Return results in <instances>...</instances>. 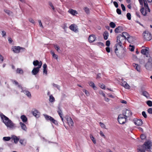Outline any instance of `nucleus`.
Returning a JSON list of instances; mask_svg holds the SVG:
<instances>
[{
	"instance_id": "1",
	"label": "nucleus",
	"mask_w": 152,
	"mask_h": 152,
	"mask_svg": "<svg viewBox=\"0 0 152 152\" xmlns=\"http://www.w3.org/2000/svg\"><path fill=\"white\" fill-rule=\"evenodd\" d=\"M124 39L122 35H119L117 37L116 48L115 52L116 55L121 58L124 56L125 50L122 45L121 41Z\"/></svg>"
},
{
	"instance_id": "2",
	"label": "nucleus",
	"mask_w": 152,
	"mask_h": 152,
	"mask_svg": "<svg viewBox=\"0 0 152 152\" xmlns=\"http://www.w3.org/2000/svg\"><path fill=\"white\" fill-rule=\"evenodd\" d=\"M0 116L3 123L7 127L11 129H15L16 127L15 124H14L8 117L2 113H0Z\"/></svg>"
},
{
	"instance_id": "3",
	"label": "nucleus",
	"mask_w": 152,
	"mask_h": 152,
	"mask_svg": "<svg viewBox=\"0 0 152 152\" xmlns=\"http://www.w3.org/2000/svg\"><path fill=\"white\" fill-rule=\"evenodd\" d=\"M139 1L140 4L142 6L143 5V4L144 3L145 9L144 8L142 7L141 9L140 10V11L142 14L144 16L146 15L147 13L148 12H150V9L148 7V4L147 3V1L146 0H138Z\"/></svg>"
},
{
	"instance_id": "4",
	"label": "nucleus",
	"mask_w": 152,
	"mask_h": 152,
	"mask_svg": "<svg viewBox=\"0 0 152 152\" xmlns=\"http://www.w3.org/2000/svg\"><path fill=\"white\" fill-rule=\"evenodd\" d=\"M151 142L150 141L145 142L143 145L140 146L137 149L138 152H145V150H149L151 149Z\"/></svg>"
},
{
	"instance_id": "5",
	"label": "nucleus",
	"mask_w": 152,
	"mask_h": 152,
	"mask_svg": "<svg viewBox=\"0 0 152 152\" xmlns=\"http://www.w3.org/2000/svg\"><path fill=\"white\" fill-rule=\"evenodd\" d=\"M118 120L120 124H123L127 122V118L122 114H120L118 115Z\"/></svg>"
},
{
	"instance_id": "6",
	"label": "nucleus",
	"mask_w": 152,
	"mask_h": 152,
	"mask_svg": "<svg viewBox=\"0 0 152 152\" xmlns=\"http://www.w3.org/2000/svg\"><path fill=\"white\" fill-rule=\"evenodd\" d=\"M122 114L127 118L132 116V112L129 109H125L123 110Z\"/></svg>"
},
{
	"instance_id": "7",
	"label": "nucleus",
	"mask_w": 152,
	"mask_h": 152,
	"mask_svg": "<svg viewBox=\"0 0 152 152\" xmlns=\"http://www.w3.org/2000/svg\"><path fill=\"white\" fill-rule=\"evenodd\" d=\"M43 115L46 120L49 121L55 125L58 124L57 121L52 117L45 114H44Z\"/></svg>"
},
{
	"instance_id": "8",
	"label": "nucleus",
	"mask_w": 152,
	"mask_h": 152,
	"mask_svg": "<svg viewBox=\"0 0 152 152\" xmlns=\"http://www.w3.org/2000/svg\"><path fill=\"white\" fill-rule=\"evenodd\" d=\"M143 37L146 40H150L151 39V36L150 33L148 31H145L143 34Z\"/></svg>"
},
{
	"instance_id": "9",
	"label": "nucleus",
	"mask_w": 152,
	"mask_h": 152,
	"mask_svg": "<svg viewBox=\"0 0 152 152\" xmlns=\"http://www.w3.org/2000/svg\"><path fill=\"white\" fill-rule=\"evenodd\" d=\"M41 68V65L39 66V67L34 68L32 71L31 73L34 75H36L39 72V69Z\"/></svg>"
},
{
	"instance_id": "10",
	"label": "nucleus",
	"mask_w": 152,
	"mask_h": 152,
	"mask_svg": "<svg viewBox=\"0 0 152 152\" xmlns=\"http://www.w3.org/2000/svg\"><path fill=\"white\" fill-rule=\"evenodd\" d=\"M96 39V37L94 35L91 34L88 37L89 42L90 43H92L95 41Z\"/></svg>"
},
{
	"instance_id": "11",
	"label": "nucleus",
	"mask_w": 152,
	"mask_h": 152,
	"mask_svg": "<svg viewBox=\"0 0 152 152\" xmlns=\"http://www.w3.org/2000/svg\"><path fill=\"white\" fill-rule=\"evenodd\" d=\"M149 48H146L145 49H143L141 50V53L143 55H145L146 57L148 56L149 54Z\"/></svg>"
},
{
	"instance_id": "12",
	"label": "nucleus",
	"mask_w": 152,
	"mask_h": 152,
	"mask_svg": "<svg viewBox=\"0 0 152 152\" xmlns=\"http://www.w3.org/2000/svg\"><path fill=\"white\" fill-rule=\"evenodd\" d=\"M122 36L123 38H124L125 39H127L128 41H129V39L132 38L130 37L129 35L126 32H123L122 33Z\"/></svg>"
},
{
	"instance_id": "13",
	"label": "nucleus",
	"mask_w": 152,
	"mask_h": 152,
	"mask_svg": "<svg viewBox=\"0 0 152 152\" xmlns=\"http://www.w3.org/2000/svg\"><path fill=\"white\" fill-rule=\"evenodd\" d=\"M134 122L135 125L137 126H140L142 124V121L141 120L135 119L134 120Z\"/></svg>"
},
{
	"instance_id": "14",
	"label": "nucleus",
	"mask_w": 152,
	"mask_h": 152,
	"mask_svg": "<svg viewBox=\"0 0 152 152\" xmlns=\"http://www.w3.org/2000/svg\"><path fill=\"white\" fill-rule=\"evenodd\" d=\"M20 46H14L12 48V49L14 53H18L20 52Z\"/></svg>"
},
{
	"instance_id": "15",
	"label": "nucleus",
	"mask_w": 152,
	"mask_h": 152,
	"mask_svg": "<svg viewBox=\"0 0 152 152\" xmlns=\"http://www.w3.org/2000/svg\"><path fill=\"white\" fill-rule=\"evenodd\" d=\"M121 85L124 87L125 88L129 89L130 88V86L125 81H123L121 82Z\"/></svg>"
},
{
	"instance_id": "16",
	"label": "nucleus",
	"mask_w": 152,
	"mask_h": 152,
	"mask_svg": "<svg viewBox=\"0 0 152 152\" xmlns=\"http://www.w3.org/2000/svg\"><path fill=\"white\" fill-rule=\"evenodd\" d=\"M67 121L69 126H72L73 124V121L70 117H69L67 118Z\"/></svg>"
},
{
	"instance_id": "17",
	"label": "nucleus",
	"mask_w": 152,
	"mask_h": 152,
	"mask_svg": "<svg viewBox=\"0 0 152 152\" xmlns=\"http://www.w3.org/2000/svg\"><path fill=\"white\" fill-rule=\"evenodd\" d=\"M133 66L138 72H140L141 71L140 66L138 64H133Z\"/></svg>"
},
{
	"instance_id": "18",
	"label": "nucleus",
	"mask_w": 152,
	"mask_h": 152,
	"mask_svg": "<svg viewBox=\"0 0 152 152\" xmlns=\"http://www.w3.org/2000/svg\"><path fill=\"white\" fill-rule=\"evenodd\" d=\"M123 31V28L121 26H119L115 29V32L116 33H119Z\"/></svg>"
},
{
	"instance_id": "19",
	"label": "nucleus",
	"mask_w": 152,
	"mask_h": 152,
	"mask_svg": "<svg viewBox=\"0 0 152 152\" xmlns=\"http://www.w3.org/2000/svg\"><path fill=\"white\" fill-rule=\"evenodd\" d=\"M33 64L34 66H37L38 67H39V65H41V67L42 65V62L40 61L39 62L37 60L34 61L33 62Z\"/></svg>"
},
{
	"instance_id": "20",
	"label": "nucleus",
	"mask_w": 152,
	"mask_h": 152,
	"mask_svg": "<svg viewBox=\"0 0 152 152\" xmlns=\"http://www.w3.org/2000/svg\"><path fill=\"white\" fill-rule=\"evenodd\" d=\"M11 138L14 141V142L15 143H17L19 140V138L15 135H12Z\"/></svg>"
},
{
	"instance_id": "21",
	"label": "nucleus",
	"mask_w": 152,
	"mask_h": 152,
	"mask_svg": "<svg viewBox=\"0 0 152 152\" xmlns=\"http://www.w3.org/2000/svg\"><path fill=\"white\" fill-rule=\"evenodd\" d=\"M69 28L71 30L75 32H77L78 31L77 26H75L73 24H72L70 25L69 26Z\"/></svg>"
},
{
	"instance_id": "22",
	"label": "nucleus",
	"mask_w": 152,
	"mask_h": 152,
	"mask_svg": "<svg viewBox=\"0 0 152 152\" xmlns=\"http://www.w3.org/2000/svg\"><path fill=\"white\" fill-rule=\"evenodd\" d=\"M20 124L22 129L26 132L27 131V127L26 125L24 123L21 122L20 123Z\"/></svg>"
},
{
	"instance_id": "23",
	"label": "nucleus",
	"mask_w": 152,
	"mask_h": 152,
	"mask_svg": "<svg viewBox=\"0 0 152 152\" xmlns=\"http://www.w3.org/2000/svg\"><path fill=\"white\" fill-rule=\"evenodd\" d=\"M145 67L146 69L149 70H152V64H150L147 63L145 65Z\"/></svg>"
},
{
	"instance_id": "24",
	"label": "nucleus",
	"mask_w": 152,
	"mask_h": 152,
	"mask_svg": "<svg viewBox=\"0 0 152 152\" xmlns=\"http://www.w3.org/2000/svg\"><path fill=\"white\" fill-rule=\"evenodd\" d=\"M32 113L33 115L36 117H38L39 116V113L37 110H35L34 111H32Z\"/></svg>"
},
{
	"instance_id": "25",
	"label": "nucleus",
	"mask_w": 152,
	"mask_h": 152,
	"mask_svg": "<svg viewBox=\"0 0 152 152\" xmlns=\"http://www.w3.org/2000/svg\"><path fill=\"white\" fill-rule=\"evenodd\" d=\"M24 94H26L27 96L29 98H31V95L30 92L26 90H24L22 92Z\"/></svg>"
},
{
	"instance_id": "26",
	"label": "nucleus",
	"mask_w": 152,
	"mask_h": 152,
	"mask_svg": "<svg viewBox=\"0 0 152 152\" xmlns=\"http://www.w3.org/2000/svg\"><path fill=\"white\" fill-rule=\"evenodd\" d=\"M89 84L90 86L92 87L94 90L97 89V87L95 86L94 84L92 81H90L89 82Z\"/></svg>"
},
{
	"instance_id": "27",
	"label": "nucleus",
	"mask_w": 152,
	"mask_h": 152,
	"mask_svg": "<svg viewBox=\"0 0 152 152\" xmlns=\"http://www.w3.org/2000/svg\"><path fill=\"white\" fill-rule=\"evenodd\" d=\"M104 38V40H107L109 36L108 32L107 31H105L103 35Z\"/></svg>"
},
{
	"instance_id": "28",
	"label": "nucleus",
	"mask_w": 152,
	"mask_h": 152,
	"mask_svg": "<svg viewBox=\"0 0 152 152\" xmlns=\"http://www.w3.org/2000/svg\"><path fill=\"white\" fill-rule=\"evenodd\" d=\"M20 118L23 123H25L27 121V118L25 115H21L20 117Z\"/></svg>"
},
{
	"instance_id": "29",
	"label": "nucleus",
	"mask_w": 152,
	"mask_h": 152,
	"mask_svg": "<svg viewBox=\"0 0 152 152\" xmlns=\"http://www.w3.org/2000/svg\"><path fill=\"white\" fill-rule=\"evenodd\" d=\"M16 73H17L22 74L23 73V70L20 69V68H17L16 71Z\"/></svg>"
},
{
	"instance_id": "30",
	"label": "nucleus",
	"mask_w": 152,
	"mask_h": 152,
	"mask_svg": "<svg viewBox=\"0 0 152 152\" xmlns=\"http://www.w3.org/2000/svg\"><path fill=\"white\" fill-rule=\"evenodd\" d=\"M55 99L54 97L52 95H50L49 96V101L51 102H52L55 101Z\"/></svg>"
},
{
	"instance_id": "31",
	"label": "nucleus",
	"mask_w": 152,
	"mask_h": 152,
	"mask_svg": "<svg viewBox=\"0 0 152 152\" xmlns=\"http://www.w3.org/2000/svg\"><path fill=\"white\" fill-rule=\"evenodd\" d=\"M54 47L57 52H58V53L61 52V50L60 49V48L59 46L57 45H54Z\"/></svg>"
},
{
	"instance_id": "32",
	"label": "nucleus",
	"mask_w": 152,
	"mask_h": 152,
	"mask_svg": "<svg viewBox=\"0 0 152 152\" xmlns=\"http://www.w3.org/2000/svg\"><path fill=\"white\" fill-rule=\"evenodd\" d=\"M143 95L146 97V98H148L149 97V95L148 93L146 91H144L142 92Z\"/></svg>"
},
{
	"instance_id": "33",
	"label": "nucleus",
	"mask_w": 152,
	"mask_h": 152,
	"mask_svg": "<svg viewBox=\"0 0 152 152\" xmlns=\"http://www.w3.org/2000/svg\"><path fill=\"white\" fill-rule=\"evenodd\" d=\"M69 12L73 15H75V14L77 13V12L72 9H71L69 11Z\"/></svg>"
},
{
	"instance_id": "34",
	"label": "nucleus",
	"mask_w": 152,
	"mask_h": 152,
	"mask_svg": "<svg viewBox=\"0 0 152 152\" xmlns=\"http://www.w3.org/2000/svg\"><path fill=\"white\" fill-rule=\"evenodd\" d=\"M90 137L91 139L92 140V141L93 142L94 144H96V141L94 139V137L93 136V135L91 134H90Z\"/></svg>"
},
{
	"instance_id": "35",
	"label": "nucleus",
	"mask_w": 152,
	"mask_h": 152,
	"mask_svg": "<svg viewBox=\"0 0 152 152\" xmlns=\"http://www.w3.org/2000/svg\"><path fill=\"white\" fill-rule=\"evenodd\" d=\"M11 137H4L3 138V140L4 141H8L11 139Z\"/></svg>"
},
{
	"instance_id": "36",
	"label": "nucleus",
	"mask_w": 152,
	"mask_h": 152,
	"mask_svg": "<svg viewBox=\"0 0 152 152\" xmlns=\"http://www.w3.org/2000/svg\"><path fill=\"white\" fill-rule=\"evenodd\" d=\"M52 85L54 87L56 88L58 90H60V86L56 84H55L54 83H53Z\"/></svg>"
},
{
	"instance_id": "37",
	"label": "nucleus",
	"mask_w": 152,
	"mask_h": 152,
	"mask_svg": "<svg viewBox=\"0 0 152 152\" xmlns=\"http://www.w3.org/2000/svg\"><path fill=\"white\" fill-rule=\"evenodd\" d=\"M4 11L5 12H6L7 14L9 15H10L12 12L10 10H4Z\"/></svg>"
},
{
	"instance_id": "38",
	"label": "nucleus",
	"mask_w": 152,
	"mask_h": 152,
	"mask_svg": "<svg viewBox=\"0 0 152 152\" xmlns=\"http://www.w3.org/2000/svg\"><path fill=\"white\" fill-rule=\"evenodd\" d=\"M84 10L86 13L87 14H88L89 13V10L88 8L87 7H84Z\"/></svg>"
},
{
	"instance_id": "39",
	"label": "nucleus",
	"mask_w": 152,
	"mask_h": 152,
	"mask_svg": "<svg viewBox=\"0 0 152 152\" xmlns=\"http://www.w3.org/2000/svg\"><path fill=\"white\" fill-rule=\"evenodd\" d=\"M83 92H84L85 93L86 95L87 96H89L90 95V94H89V92L88 91H87L86 90V89H83Z\"/></svg>"
},
{
	"instance_id": "40",
	"label": "nucleus",
	"mask_w": 152,
	"mask_h": 152,
	"mask_svg": "<svg viewBox=\"0 0 152 152\" xmlns=\"http://www.w3.org/2000/svg\"><path fill=\"white\" fill-rule=\"evenodd\" d=\"M146 103L149 106L151 107L152 106V102L151 101L149 100L147 101Z\"/></svg>"
},
{
	"instance_id": "41",
	"label": "nucleus",
	"mask_w": 152,
	"mask_h": 152,
	"mask_svg": "<svg viewBox=\"0 0 152 152\" xmlns=\"http://www.w3.org/2000/svg\"><path fill=\"white\" fill-rule=\"evenodd\" d=\"M130 48L129 50L131 51H133L134 50V46H132L131 45H130L129 46Z\"/></svg>"
},
{
	"instance_id": "42",
	"label": "nucleus",
	"mask_w": 152,
	"mask_h": 152,
	"mask_svg": "<svg viewBox=\"0 0 152 152\" xmlns=\"http://www.w3.org/2000/svg\"><path fill=\"white\" fill-rule=\"evenodd\" d=\"M99 125L102 128L106 129L105 126L103 123L100 122L99 123Z\"/></svg>"
},
{
	"instance_id": "43",
	"label": "nucleus",
	"mask_w": 152,
	"mask_h": 152,
	"mask_svg": "<svg viewBox=\"0 0 152 152\" xmlns=\"http://www.w3.org/2000/svg\"><path fill=\"white\" fill-rule=\"evenodd\" d=\"M99 94L101 95L104 98H105V94L103 93V91L102 90H100L99 91Z\"/></svg>"
},
{
	"instance_id": "44",
	"label": "nucleus",
	"mask_w": 152,
	"mask_h": 152,
	"mask_svg": "<svg viewBox=\"0 0 152 152\" xmlns=\"http://www.w3.org/2000/svg\"><path fill=\"white\" fill-rule=\"evenodd\" d=\"M99 86L101 88L103 89H105V86L104 84L102 83L100 84H99Z\"/></svg>"
},
{
	"instance_id": "45",
	"label": "nucleus",
	"mask_w": 152,
	"mask_h": 152,
	"mask_svg": "<svg viewBox=\"0 0 152 152\" xmlns=\"http://www.w3.org/2000/svg\"><path fill=\"white\" fill-rule=\"evenodd\" d=\"M126 17L128 20H130L131 19V15L130 13H128L126 15Z\"/></svg>"
},
{
	"instance_id": "46",
	"label": "nucleus",
	"mask_w": 152,
	"mask_h": 152,
	"mask_svg": "<svg viewBox=\"0 0 152 152\" xmlns=\"http://www.w3.org/2000/svg\"><path fill=\"white\" fill-rule=\"evenodd\" d=\"M11 81L12 83L15 84V85H18V83L16 81L13 80H11Z\"/></svg>"
},
{
	"instance_id": "47",
	"label": "nucleus",
	"mask_w": 152,
	"mask_h": 152,
	"mask_svg": "<svg viewBox=\"0 0 152 152\" xmlns=\"http://www.w3.org/2000/svg\"><path fill=\"white\" fill-rule=\"evenodd\" d=\"M29 21L34 24H35V23L34 20L31 18H30L29 19Z\"/></svg>"
},
{
	"instance_id": "48",
	"label": "nucleus",
	"mask_w": 152,
	"mask_h": 152,
	"mask_svg": "<svg viewBox=\"0 0 152 152\" xmlns=\"http://www.w3.org/2000/svg\"><path fill=\"white\" fill-rule=\"evenodd\" d=\"M62 27L64 29H65L67 28V24L66 23L63 24L62 26Z\"/></svg>"
},
{
	"instance_id": "49",
	"label": "nucleus",
	"mask_w": 152,
	"mask_h": 152,
	"mask_svg": "<svg viewBox=\"0 0 152 152\" xmlns=\"http://www.w3.org/2000/svg\"><path fill=\"white\" fill-rule=\"evenodd\" d=\"M148 112L150 114H152V108H150L148 109Z\"/></svg>"
},
{
	"instance_id": "50",
	"label": "nucleus",
	"mask_w": 152,
	"mask_h": 152,
	"mask_svg": "<svg viewBox=\"0 0 152 152\" xmlns=\"http://www.w3.org/2000/svg\"><path fill=\"white\" fill-rule=\"evenodd\" d=\"M4 61L3 57L0 54V63H2Z\"/></svg>"
},
{
	"instance_id": "51",
	"label": "nucleus",
	"mask_w": 152,
	"mask_h": 152,
	"mask_svg": "<svg viewBox=\"0 0 152 152\" xmlns=\"http://www.w3.org/2000/svg\"><path fill=\"white\" fill-rule=\"evenodd\" d=\"M49 5L50 6V7H51L52 9H53V10H55V8L53 6V5L52 4L51 2H50L49 3Z\"/></svg>"
},
{
	"instance_id": "52",
	"label": "nucleus",
	"mask_w": 152,
	"mask_h": 152,
	"mask_svg": "<svg viewBox=\"0 0 152 152\" xmlns=\"http://www.w3.org/2000/svg\"><path fill=\"white\" fill-rule=\"evenodd\" d=\"M110 42L109 40H107L106 42V45L107 47L110 46Z\"/></svg>"
},
{
	"instance_id": "53",
	"label": "nucleus",
	"mask_w": 152,
	"mask_h": 152,
	"mask_svg": "<svg viewBox=\"0 0 152 152\" xmlns=\"http://www.w3.org/2000/svg\"><path fill=\"white\" fill-rule=\"evenodd\" d=\"M38 21L40 26L42 28H43V27L41 22V20H39Z\"/></svg>"
},
{
	"instance_id": "54",
	"label": "nucleus",
	"mask_w": 152,
	"mask_h": 152,
	"mask_svg": "<svg viewBox=\"0 0 152 152\" xmlns=\"http://www.w3.org/2000/svg\"><path fill=\"white\" fill-rule=\"evenodd\" d=\"M142 115L144 118H147V115L146 114V113L145 111H143L142 112Z\"/></svg>"
},
{
	"instance_id": "55",
	"label": "nucleus",
	"mask_w": 152,
	"mask_h": 152,
	"mask_svg": "<svg viewBox=\"0 0 152 152\" xmlns=\"http://www.w3.org/2000/svg\"><path fill=\"white\" fill-rule=\"evenodd\" d=\"M116 12L119 15H120L121 14V10L119 9H117L116 10Z\"/></svg>"
},
{
	"instance_id": "56",
	"label": "nucleus",
	"mask_w": 152,
	"mask_h": 152,
	"mask_svg": "<svg viewBox=\"0 0 152 152\" xmlns=\"http://www.w3.org/2000/svg\"><path fill=\"white\" fill-rule=\"evenodd\" d=\"M140 137L142 140H144L145 139L146 136L144 134H141L140 136Z\"/></svg>"
},
{
	"instance_id": "57",
	"label": "nucleus",
	"mask_w": 152,
	"mask_h": 152,
	"mask_svg": "<svg viewBox=\"0 0 152 152\" xmlns=\"http://www.w3.org/2000/svg\"><path fill=\"white\" fill-rule=\"evenodd\" d=\"M24 141V140L23 139H20L19 140L20 142L22 145H25V144H24L23 143Z\"/></svg>"
},
{
	"instance_id": "58",
	"label": "nucleus",
	"mask_w": 152,
	"mask_h": 152,
	"mask_svg": "<svg viewBox=\"0 0 152 152\" xmlns=\"http://www.w3.org/2000/svg\"><path fill=\"white\" fill-rule=\"evenodd\" d=\"M99 134L100 135L103 137H104V138H105V136L104 135V134L102 131H100L99 132Z\"/></svg>"
},
{
	"instance_id": "59",
	"label": "nucleus",
	"mask_w": 152,
	"mask_h": 152,
	"mask_svg": "<svg viewBox=\"0 0 152 152\" xmlns=\"http://www.w3.org/2000/svg\"><path fill=\"white\" fill-rule=\"evenodd\" d=\"M110 26L112 28H114V23L111 22L110 24Z\"/></svg>"
},
{
	"instance_id": "60",
	"label": "nucleus",
	"mask_w": 152,
	"mask_h": 152,
	"mask_svg": "<svg viewBox=\"0 0 152 152\" xmlns=\"http://www.w3.org/2000/svg\"><path fill=\"white\" fill-rule=\"evenodd\" d=\"M121 7L122 10L124 11H125V7L124 5L123 4H121Z\"/></svg>"
},
{
	"instance_id": "61",
	"label": "nucleus",
	"mask_w": 152,
	"mask_h": 152,
	"mask_svg": "<svg viewBox=\"0 0 152 152\" xmlns=\"http://www.w3.org/2000/svg\"><path fill=\"white\" fill-rule=\"evenodd\" d=\"M2 34H1L2 35L3 37H4L6 35V32L4 31H1Z\"/></svg>"
},
{
	"instance_id": "62",
	"label": "nucleus",
	"mask_w": 152,
	"mask_h": 152,
	"mask_svg": "<svg viewBox=\"0 0 152 152\" xmlns=\"http://www.w3.org/2000/svg\"><path fill=\"white\" fill-rule=\"evenodd\" d=\"M98 45L99 46H103L104 45V44L101 42H99L97 43Z\"/></svg>"
},
{
	"instance_id": "63",
	"label": "nucleus",
	"mask_w": 152,
	"mask_h": 152,
	"mask_svg": "<svg viewBox=\"0 0 152 152\" xmlns=\"http://www.w3.org/2000/svg\"><path fill=\"white\" fill-rule=\"evenodd\" d=\"M106 50L107 53H109L110 52V49L109 47H107L106 48Z\"/></svg>"
},
{
	"instance_id": "64",
	"label": "nucleus",
	"mask_w": 152,
	"mask_h": 152,
	"mask_svg": "<svg viewBox=\"0 0 152 152\" xmlns=\"http://www.w3.org/2000/svg\"><path fill=\"white\" fill-rule=\"evenodd\" d=\"M120 102L121 103H122L124 104H125L127 103V102H126V101L125 100H121L120 101Z\"/></svg>"
}]
</instances>
